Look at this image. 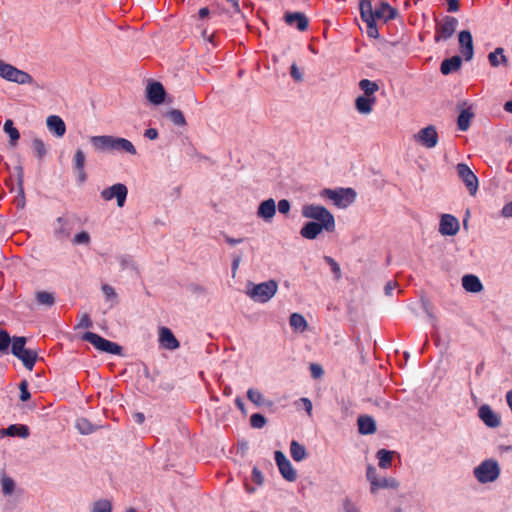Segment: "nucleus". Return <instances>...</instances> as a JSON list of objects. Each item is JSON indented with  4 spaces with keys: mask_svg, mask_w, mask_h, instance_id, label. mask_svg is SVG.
Here are the masks:
<instances>
[{
    "mask_svg": "<svg viewBox=\"0 0 512 512\" xmlns=\"http://www.w3.org/2000/svg\"><path fill=\"white\" fill-rule=\"evenodd\" d=\"M302 216L315 221L307 222L300 230V235L309 240L316 239L323 231L333 232L335 230V218L324 206L316 204H305L301 210Z\"/></svg>",
    "mask_w": 512,
    "mask_h": 512,
    "instance_id": "obj_1",
    "label": "nucleus"
},
{
    "mask_svg": "<svg viewBox=\"0 0 512 512\" xmlns=\"http://www.w3.org/2000/svg\"><path fill=\"white\" fill-rule=\"evenodd\" d=\"M362 20L367 25V35L371 38H378L379 32L376 22L386 23L395 18L397 11L388 3L382 2L378 6L373 7L371 0H361L359 4Z\"/></svg>",
    "mask_w": 512,
    "mask_h": 512,
    "instance_id": "obj_2",
    "label": "nucleus"
},
{
    "mask_svg": "<svg viewBox=\"0 0 512 512\" xmlns=\"http://www.w3.org/2000/svg\"><path fill=\"white\" fill-rule=\"evenodd\" d=\"M90 142L96 151L119 152L133 156L137 154V150L133 143L122 137H114L110 135L91 136Z\"/></svg>",
    "mask_w": 512,
    "mask_h": 512,
    "instance_id": "obj_3",
    "label": "nucleus"
},
{
    "mask_svg": "<svg viewBox=\"0 0 512 512\" xmlns=\"http://www.w3.org/2000/svg\"><path fill=\"white\" fill-rule=\"evenodd\" d=\"M358 85L362 91V95L355 98V110L360 115H369L373 112L374 107L377 104V97L375 94L379 90V85L377 82L369 79L360 80Z\"/></svg>",
    "mask_w": 512,
    "mask_h": 512,
    "instance_id": "obj_4",
    "label": "nucleus"
},
{
    "mask_svg": "<svg viewBox=\"0 0 512 512\" xmlns=\"http://www.w3.org/2000/svg\"><path fill=\"white\" fill-rule=\"evenodd\" d=\"M278 291V283L268 280L262 283L249 282L246 286V295L255 302L266 303L272 299Z\"/></svg>",
    "mask_w": 512,
    "mask_h": 512,
    "instance_id": "obj_5",
    "label": "nucleus"
},
{
    "mask_svg": "<svg viewBox=\"0 0 512 512\" xmlns=\"http://www.w3.org/2000/svg\"><path fill=\"white\" fill-rule=\"evenodd\" d=\"M501 468L497 460L486 459L473 469V475L480 484H489L498 480Z\"/></svg>",
    "mask_w": 512,
    "mask_h": 512,
    "instance_id": "obj_6",
    "label": "nucleus"
},
{
    "mask_svg": "<svg viewBox=\"0 0 512 512\" xmlns=\"http://www.w3.org/2000/svg\"><path fill=\"white\" fill-rule=\"evenodd\" d=\"M0 78L18 85H33V77L26 71L0 58Z\"/></svg>",
    "mask_w": 512,
    "mask_h": 512,
    "instance_id": "obj_7",
    "label": "nucleus"
},
{
    "mask_svg": "<svg viewBox=\"0 0 512 512\" xmlns=\"http://www.w3.org/2000/svg\"><path fill=\"white\" fill-rule=\"evenodd\" d=\"M320 196L331 200L339 208H346L356 199V192L352 188L323 189Z\"/></svg>",
    "mask_w": 512,
    "mask_h": 512,
    "instance_id": "obj_8",
    "label": "nucleus"
},
{
    "mask_svg": "<svg viewBox=\"0 0 512 512\" xmlns=\"http://www.w3.org/2000/svg\"><path fill=\"white\" fill-rule=\"evenodd\" d=\"M366 478L370 483V491L376 494L380 489H397L399 482L393 477L379 476L374 466L368 465Z\"/></svg>",
    "mask_w": 512,
    "mask_h": 512,
    "instance_id": "obj_9",
    "label": "nucleus"
},
{
    "mask_svg": "<svg viewBox=\"0 0 512 512\" xmlns=\"http://www.w3.org/2000/svg\"><path fill=\"white\" fill-rule=\"evenodd\" d=\"M83 339L92 344L101 352H106L113 355H120L122 352V347L117 343L109 341L96 333L86 332L83 335Z\"/></svg>",
    "mask_w": 512,
    "mask_h": 512,
    "instance_id": "obj_10",
    "label": "nucleus"
},
{
    "mask_svg": "<svg viewBox=\"0 0 512 512\" xmlns=\"http://www.w3.org/2000/svg\"><path fill=\"white\" fill-rule=\"evenodd\" d=\"M458 21L451 16H445L436 22L435 26V42L445 41L449 39L455 32Z\"/></svg>",
    "mask_w": 512,
    "mask_h": 512,
    "instance_id": "obj_11",
    "label": "nucleus"
},
{
    "mask_svg": "<svg viewBox=\"0 0 512 512\" xmlns=\"http://www.w3.org/2000/svg\"><path fill=\"white\" fill-rule=\"evenodd\" d=\"M101 198L105 201H111L116 199L118 207L122 208L125 205L128 189L126 185L122 183H116L109 186L101 191Z\"/></svg>",
    "mask_w": 512,
    "mask_h": 512,
    "instance_id": "obj_12",
    "label": "nucleus"
},
{
    "mask_svg": "<svg viewBox=\"0 0 512 512\" xmlns=\"http://www.w3.org/2000/svg\"><path fill=\"white\" fill-rule=\"evenodd\" d=\"M456 171L459 178L465 184L469 194L475 196L478 191V178L473 171L464 163H459L456 166Z\"/></svg>",
    "mask_w": 512,
    "mask_h": 512,
    "instance_id": "obj_13",
    "label": "nucleus"
},
{
    "mask_svg": "<svg viewBox=\"0 0 512 512\" xmlns=\"http://www.w3.org/2000/svg\"><path fill=\"white\" fill-rule=\"evenodd\" d=\"M414 140L425 148L432 149L438 144V133L434 126L429 125L420 129L415 135Z\"/></svg>",
    "mask_w": 512,
    "mask_h": 512,
    "instance_id": "obj_14",
    "label": "nucleus"
},
{
    "mask_svg": "<svg viewBox=\"0 0 512 512\" xmlns=\"http://www.w3.org/2000/svg\"><path fill=\"white\" fill-rule=\"evenodd\" d=\"M275 462L278 466L280 474L285 480L289 482H294L297 479V472L293 468L291 462L284 455V453H282L281 451H276Z\"/></svg>",
    "mask_w": 512,
    "mask_h": 512,
    "instance_id": "obj_15",
    "label": "nucleus"
},
{
    "mask_svg": "<svg viewBox=\"0 0 512 512\" xmlns=\"http://www.w3.org/2000/svg\"><path fill=\"white\" fill-rule=\"evenodd\" d=\"M459 220L451 214H442L439 222V233L443 236H454L459 232Z\"/></svg>",
    "mask_w": 512,
    "mask_h": 512,
    "instance_id": "obj_16",
    "label": "nucleus"
},
{
    "mask_svg": "<svg viewBox=\"0 0 512 512\" xmlns=\"http://www.w3.org/2000/svg\"><path fill=\"white\" fill-rule=\"evenodd\" d=\"M165 95V89L160 82H151L146 87L147 99L154 105L162 104L164 102Z\"/></svg>",
    "mask_w": 512,
    "mask_h": 512,
    "instance_id": "obj_17",
    "label": "nucleus"
},
{
    "mask_svg": "<svg viewBox=\"0 0 512 512\" xmlns=\"http://www.w3.org/2000/svg\"><path fill=\"white\" fill-rule=\"evenodd\" d=\"M460 50L466 61H470L474 54L472 35L469 31L463 30L459 33Z\"/></svg>",
    "mask_w": 512,
    "mask_h": 512,
    "instance_id": "obj_18",
    "label": "nucleus"
},
{
    "mask_svg": "<svg viewBox=\"0 0 512 512\" xmlns=\"http://www.w3.org/2000/svg\"><path fill=\"white\" fill-rule=\"evenodd\" d=\"M276 214V203L272 198L266 199L260 203L257 209V216L265 222H271Z\"/></svg>",
    "mask_w": 512,
    "mask_h": 512,
    "instance_id": "obj_19",
    "label": "nucleus"
},
{
    "mask_svg": "<svg viewBox=\"0 0 512 512\" xmlns=\"http://www.w3.org/2000/svg\"><path fill=\"white\" fill-rule=\"evenodd\" d=\"M478 415L488 427L495 428L500 425V418L488 405H482L478 410Z\"/></svg>",
    "mask_w": 512,
    "mask_h": 512,
    "instance_id": "obj_20",
    "label": "nucleus"
},
{
    "mask_svg": "<svg viewBox=\"0 0 512 512\" xmlns=\"http://www.w3.org/2000/svg\"><path fill=\"white\" fill-rule=\"evenodd\" d=\"M159 342L168 350H175L179 347V341L175 338L172 331L166 327L159 329Z\"/></svg>",
    "mask_w": 512,
    "mask_h": 512,
    "instance_id": "obj_21",
    "label": "nucleus"
},
{
    "mask_svg": "<svg viewBox=\"0 0 512 512\" xmlns=\"http://www.w3.org/2000/svg\"><path fill=\"white\" fill-rule=\"evenodd\" d=\"M1 436H10V437H20L27 438L30 434L29 428L23 424H12L7 428H3L0 430Z\"/></svg>",
    "mask_w": 512,
    "mask_h": 512,
    "instance_id": "obj_22",
    "label": "nucleus"
},
{
    "mask_svg": "<svg viewBox=\"0 0 512 512\" xmlns=\"http://www.w3.org/2000/svg\"><path fill=\"white\" fill-rule=\"evenodd\" d=\"M285 21L288 25H295L299 31H305L308 28L307 17L299 12L286 13Z\"/></svg>",
    "mask_w": 512,
    "mask_h": 512,
    "instance_id": "obj_23",
    "label": "nucleus"
},
{
    "mask_svg": "<svg viewBox=\"0 0 512 512\" xmlns=\"http://www.w3.org/2000/svg\"><path fill=\"white\" fill-rule=\"evenodd\" d=\"M47 127L50 132L55 134L57 137L64 136L66 132V125L64 121L57 115H51L47 118Z\"/></svg>",
    "mask_w": 512,
    "mask_h": 512,
    "instance_id": "obj_24",
    "label": "nucleus"
},
{
    "mask_svg": "<svg viewBox=\"0 0 512 512\" xmlns=\"http://www.w3.org/2000/svg\"><path fill=\"white\" fill-rule=\"evenodd\" d=\"M462 286L468 292L477 293L483 289L480 279L475 275H465L462 278Z\"/></svg>",
    "mask_w": 512,
    "mask_h": 512,
    "instance_id": "obj_25",
    "label": "nucleus"
},
{
    "mask_svg": "<svg viewBox=\"0 0 512 512\" xmlns=\"http://www.w3.org/2000/svg\"><path fill=\"white\" fill-rule=\"evenodd\" d=\"M462 60L459 56H453L449 59H445L441 63V73L444 75H448L452 72L457 71L461 67Z\"/></svg>",
    "mask_w": 512,
    "mask_h": 512,
    "instance_id": "obj_26",
    "label": "nucleus"
},
{
    "mask_svg": "<svg viewBox=\"0 0 512 512\" xmlns=\"http://www.w3.org/2000/svg\"><path fill=\"white\" fill-rule=\"evenodd\" d=\"M488 61L492 67H498L500 65L506 66L508 59L504 55V49L501 47L496 48L493 52L488 54Z\"/></svg>",
    "mask_w": 512,
    "mask_h": 512,
    "instance_id": "obj_27",
    "label": "nucleus"
},
{
    "mask_svg": "<svg viewBox=\"0 0 512 512\" xmlns=\"http://www.w3.org/2000/svg\"><path fill=\"white\" fill-rule=\"evenodd\" d=\"M358 429L361 434H371L376 430L375 421L369 416L358 418Z\"/></svg>",
    "mask_w": 512,
    "mask_h": 512,
    "instance_id": "obj_28",
    "label": "nucleus"
},
{
    "mask_svg": "<svg viewBox=\"0 0 512 512\" xmlns=\"http://www.w3.org/2000/svg\"><path fill=\"white\" fill-rule=\"evenodd\" d=\"M17 358L22 361L23 365L28 370L31 371L37 361L38 354L36 351L25 348V350H23V352Z\"/></svg>",
    "mask_w": 512,
    "mask_h": 512,
    "instance_id": "obj_29",
    "label": "nucleus"
},
{
    "mask_svg": "<svg viewBox=\"0 0 512 512\" xmlns=\"http://www.w3.org/2000/svg\"><path fill=\"white\" fill-rule=\"evenodd\" d=\"M289 323L296 332H304L308 326L306 319L299 313L291 314Z\"/></svg>",
    "mask_w": 512,
    "mask_h": 512,
    "instance_id": "obj_30",
    "label": "nucleus"
},
{
    "mask_svg": "<svg viewBox=\"0 0 512 512\" xmlns=\"http://www.w3.org/2000/svg\"><path fill=\"white\" fill-rule=\"evenodd\" d=\"M290 454L293 460L297 462H300L307 457L305 447L295 440H293L290 444Z\"/></svg>",
    "mask_w": 512,
    "mask_h": 512,
    "instance_id": "obj_31",
    "label": "nucleus"
},
{
    "mask_svg": "<svg viewBox=\"0 0 512 512\" xmlns=\"http://www.w3.org/2000/svg\"><path fill=\"white\" fill-rule=\"evenodd\" d=\"M378 465L382 469H388L392 465L393 452L385 449H380L377 452Z\"/></svg>",
    "mask_w": 512,
    "mask_h": 512,
    "instance_id": "obj_32",
    "label": "nucleus"
},
{
    "mask_svg": "<svg viewBox=\"0 0 512 512\" xmlns=\"http://www.w3.org/2000/svg\"><path fill=\"white\" fill-rule=\"evenodd\" d=\"M474 114L470 109H464L460 112L457 120V125L459 130L466 131L469 126L471 119L473 118Z\"/></svg>",
    "mask_w": 512,
    "mask_h": 512,
    "instance_id": "obj_33",
    "label": "nucleus"
},
{
    "mask_svg": "<svg viewBox=\"0 0 512 512\" xmlns=\"http://www.w3.org/2000/svg\"><path fill=\"white\" fill-rule=\"evenodd\" d=\"M35 297L37 303L42 306L51 307L55 303L54 294L47 291H38Z\"/></svg>",
    "mask_w": 512,
    "mask_h": 512,
    "instance_id": "obj_34",
    "label": "nucleus"
},
{
    "mask_svg": "<svg viewBox=\"0 0 512 512\" xmlns=\"http://www.w3.org/2000/svg\"><path fill=\"white\" fill-rule=\"evenodd\" d=\"M55 234L59 238L68 237L70 235L69 223L65 218L59 217L57 219Z\"/></svg>",
    "mask_w": 512,
    "mask_h": 512,
    "instance_id": "obj_35",
    "label": "nucleus"
},
{
    "mask_svg": "<svg viewBox=\"0 0 512 512\" xmlns=\"http://www.w3.org/2000/svg\"><path fill=\"white\" fill-rule=\"evenodd\" d=\"M90 512H112V502L108 499H99L93 502Z\"/></svg>",
    "mask_w": 512,
    "mask_h": 512,
    "instance_id": "obj_36",
    "label": "nucleus"
},
{
    "mask_svg": "<svg viewBox=\"0 0 512 512\" xmlns=\"http://www.w3.org/2000/svg\"><path fill=\"white\" fill-rule=\"evenodd\" d=\"M166 116L176 126H185L186 120L183 113L178 109H172L167 112Z\"/></svg>",
    "mask_w": 512,
    "mask_h": 512,
    "instance_id": "obj_37",
    "label": "nucleus"
},
{
    "mask_svg": "<svg viewBox=\"0 0 512 512\" xmlns=\"http://www.w3.org/2000/svg\"><path fill=\"white\" fill-rule=\"evenodd\" d=\"M26 338L23 336L14 337L12 340V354L16 357L20 356V354L25 350Z\"/></svg>",
    "mask_w": 512,
    "mask_h": 512,
    "instance_id": "obj_38",
    "label": "nucleus"
},
{
    "mask_svg": "<svg viewBox=\"0 0 512 512\" xmlns=\"http://www.w3.org/2000/svg\"><path fill=\"white\" fill-rule=\"evenodd\" d=\"M4 131L9 135L11 143L15 144L20 138L19 131L14 127L12 120H6L4 124Z\"/></svg>",
    "mask_w": 512,
    "mask_h": 512,
    "instance_id": "obj_39",
    "label": "nucleus"
},
{
    "mask_svg": "<svg viewBox=\"0 0 512 512\" xmlns=\"http://www.w3.org/2000/svg\"><path fill=\"white\" fill-rule=\"evenodd\" d=\"M76 427L81 434L88 435L94 432L95 427L85 418H80L76 422Z\"/></svg>",
    "mask_w": 512,
    "mask_h": 512,
    "instance_id": "obj_40",
    "label": "nucleus"
},
{
    "mask_svg": "<svg viewBox=\"0 0 512 512\" xmlns=\"http://www.w3.org/2000/svg\"><path fill=\"white\" fill-rule=\"evenodd\" d=\"M15 482L12 478L8 477V476H4L2 479H1V487H2V491L5 495H12L15 491Z\"/></svg>",
    "mask_w": 512,
    "mask_h": 512,
    "instance_id": "obj_41",
    "label": "nucleus"
},
{
    "mask_svg": "<svg viewBox=\"0 0 512 512\" xmlns=\"http://www.w3.org/2000/svg\"><path fill=\"white\" fill-rule=\"evenodd\" d=\"M32 148L34 154L39 158L42 159L46 155V147L44 142L41 139L35 138L32 141Z\"/></svg>",
    "mask_w": 512,
    "mask_h": 512,
    "instance_id": "obj_42",
    "label": "nucleus"
},
{
    "mask_svg": "<svg viewBox=\"0 0 512 512\" xmlns=\"http://www.w3.org/2000/svg\"><path fill=\"white\" fill-rule=\"evenodd\" d=\"M73 164L75 170H81L82 168H85V154L81 149L76 150L73 157Z\"/></svg>",
    "mask_w": 512,
    "mask_h": 512,
    "instance_id": "obj_43",
    "label": "nucleus"
},
{
    "mask_svg": "<svg viewBox=\"0 0 512 512\" xmlns=\"http://www.w3.org/2000/svg\"><path fill=\"white\" fill-rule=\"evenodd\" d=\"M247 397L252 403H254L257 406H260L263 404V400H264L263 395L260 391H258L256 389H252V388L249 389L247 391Z\"/></svg>",
    "mask_w": 512,
    "mask_h": 512,
    "instance_id": "obj_44",
    "label": "nucleus"
},
{
    "mask_svg": "<svg viewBox=\"0 0 512 512\" xmlns=\"http://www.w3.org/2000/svg\"><path fill=\"white\" fill-rule=\"evenodd\" d=\"M250 424L253 428L260 429L265 426L266 419L262 414L255 413L250 417Z\"/></svg>",
    "mask_w": 512,
    "mask_h": 512,
    "instance_id": "obj_45",
    "label": "nucleus"
},
{
    "mask_svg": "<svg viewBox=\"0 0 512 512\" xmlns=\"http://www.w3.org/2000/svg\"><path fill=\"white\" fill-rule=\"evenodd\" d=\"M10 343L11 338L9 334L4 330H0V352L6 353Z\"/></svg>",
    "mask_w": 512,
    "mask_h": 512,
    "instance_id": "obj_46",
    "label": "nucleus"
},
{
    "mask_svg": "<svg viewBox=\"0 0 512 512\" xmlns=\"http://www.w3.org/2000/svg\"><path fill=\"white\" fill-rule=\"evenodd\" d=\"M324 260L331 267V270L335 275V278L339 279L341 277V270L339 264L330 256H325Z\"/></svg>",
    "mask_w": 512,
    "mask_h": 512,
    "instance_id": "obj_47",
    "label": "nucleus"
},
{
    "mask_svg": "<svg viewBox=\"0 0 512 512\" xmlns=\"http://www.w3.org/2000/svg\"><path fill=\"white\" fill-rule=\"evenodd\" d=\"M343 509L345 512H361L358 505L350 498H345L343 500Z\"/></svg>",
    "mask_w": 512,
    "mask_h": 512,
    "instance_id": "obj_48",
    "label": "nucleus"
},
{
    "mask_svg": "<svg viewBox=\"0 0 512 512\" xmlns=\"http://www.w3.org/2000/svg\"><path fill=\"white\" fill-rule=\"evenodd\" d=\"M90 242V235L85 232V231H82L78 234L75 235L74 239H73V243L74 244H89Z\"/></svg>",
    "mask_w": 512,
    "mask_h": 512,
    "instance_id": "obj_49",
    "label": "nucleus"
},
{
    "mask_svg": "<svg viewBox=\"0 0 512 512\" xmlns=\"http://www.w3.org/2000/svg\"><path fill=\"white\" fill-rule=\"evenodd\" d=\"M30 392L28 390V383L27 381H22L20 383V399L22 401H27L28 399H30Z\"/></svg>",
    "mask_w": 512,
    "mask_h": 512,
    "instance_id": "obj_50",
    "label": "nucleus"
},
{
    "mask_svg": "<svg viewBox=\"0 0 512 512\" xmlns=\"http://www.w3.org/2000/svg\"><path fill=\"white\" fill-rule=\"evenodd\" d=\"M277 208H278V211L281 213V214H288L289 211H290V202L286 199H282L278 202L277 204Z\"/></svg>",
    "mask_w": 512,
    "mask_h": 512,
    "instance_id": "obj_51",
    "label": "nucleus"
},
{
    "mask_svg": "<svg viewBox=\"0 0 512 512\" xmlns=\"http://www.w3.org/2000/svg\"><path fill=\"white\" fill-rule=\"evenodd\" d=\"M310 371H311V375L314 377V378H320L322 375H323V369L320 365L318 364H311L310 365Z\"/></svg>",
    "mask_w": 512,
    "mask_h": 512,
    "instance_id": "obj_52",
    "label": "nucleus"
},
{
    "mask_svg": "<svg viewBox=\"0 0 512 512\" xmlns=\"http://www.w3.org/2000/svg\"><path fill=\"white\" fill-rule=\"evenodd\" d=\"M501 215L504 218H512V201L503 206Z\"/></svg>",
    "mask_w": 512,
    "mask_h": 512,
    "instance_id": "obj_53",
    "label": "nucleus"
},
{
    "mask_svg": "<svg viewBox=\"0 0 512 512\" xmlns=\"http://www.w3.org/2000/svg\"><path fill=\"white\" fill-rule=\"evenodd\" d=\"M102 291L104 293V295L108 298V299H111V298H115L116 297V293L114 291V288L111 287L110 285H103L102 287Z\"/></svg>",
    "mask_w": 512,
    "mask_h": 512,
    "instance_id": "obj_54",
    "label": "nucleus"
},
{
    "mask_svg": "<svg viewBox=\"0 0 512 512\" xmlns=\"http://www.w3.org/2000/svg\"><path fill=\"white\" fill-rule=\"evenodd\" d=\"M447 10L449 12H457L459 10V0H447Z\"/></svg>",
    "mask_w": 512,
    "mask_h": 512,
    "instance_id": "obj_55",
    "label": "nucleus"
},
{
    "mask_svg": "<svg viewBox=\"0 0 512 512\" xmlns=\"http://www.w3.org/2000/svg\"><path fill=\"white\" fill-rule=\"evenodd\" d=\"M252 479L257 484H261L263 482V475L257 468H253L252 470Z\"/></svg>",
    "mask_w": 512,
    "mask_h": 512,
    "instance_id": "obj_56",
    "label": "nucleus"
},
{
    "mask_svg": "<svg viewBox=\"0 0 512 512\" xmlns=\"http://www.w3.org/2000/svg\"><path fill=\"white\" fill-rule=\"evenodd\" d=\"M144 136L150 140L158 138V131L155 128H149L145 131Z\"/></svg>",
    "mask_w": 512,
    "mask_h": 512,
    "instance_id": "obj_57",
    "label": "nucleus"
},
{
    "mask_svg": "<svg viewBox=\"0 0 512 512\" xmlns=\"http://www.w3.org/2000/svg\"><path fill=\"white\" fill-rule=\"evenodd\" d=\"M301 402L304 404V408L309 416L312 415V402L308 398H301Z\"/></svg>",
    "mask_w": 512,
    "mask_h": 512,
    "instance_id": "obj_58",
    "label": "nucleus"
},
{
    "mask_svg": "<svg viewBox=\"0 0 512 512\" xmlns=\"http://www.w3.org/2000/svg\"><path fill=\"white\" fill-rule=\"evenodd\" d=\"M291 76L297 80V81H300L302 79V74L300 73L299 69L297 68V66L295 64H293L291 66Z\"/></svg>",
    "mask_w": 512,
    "mask_h": 512,
    "instance_id": "obj_59",
    "label": "nucleus"
},
{
    "mask_svg": "<svg viewBox=\"0 0 512 512\" xmlns=\"http://www.w3.org/2000/svg\"><path fill=\"white\" fill-rule=\"evenodd\" d=\"M395 287H396V283L395 282H392V281L388 282L386 284V286H385V293H386V295H388V296L392 295V292H393Z\"/></svg>",
    "mask_w": 512,
    "mask_h": 512,
    "instance_id": "obj_60",
    "label": "nucleus"
},
{
    "mask_svg": "<svg viewBox=\"0 0 512 512\" xmlns=\"http://www.w3.org/2000/svg\"><path fill=\"white\" fill-rule=\"evenodd\" d=\"M78 174V180L80 183H83L86 181L87 175L85 172V168H82L81 170H76Z\"/></svg>",
    "mask_w": 512,
    "mask_h": 512,
    "instance_id": "obj_61",
    "label": "nucleus"
},
{
    "mask_svg": "<svg viewBox=\"0 0 512 512\" xmlns=\"http://www.w3.org/2000/svg\"><path fill=\"white\" fill-rule=\"evenodd\" d=\"M133 417L138 424H142L145 421V416L141 412L135 413Z\"/></svg>",
    "mask_w": 512,
    "mask_h": 512,
    "instance_id": "obj_62",
    "label": "nucleus"
},
{
    "mask_svg": "<svg viewBox=\"0 0 512 512\" xmlns=\"http://www.w3.org/2000/svg\"><path fill=\"white\" fill-rule=\"evenodd\" d=\"M225 241L230 244V245H236V244H239L242 242V239H235V238H231V237H228L226 236L225 237Z\"/></svg>",
    "mask_w": 512,
    "mask_h": 512,
    "instance_id": "obj_63",
    "label": "nucleus"
},
{
    "mask_svg": "<svg viewBox=\"0 0 512 512\" xmlns=\"http://www.w3.org/2000/svg\"><path fill=\"white\" fill-rule=\"evenodd\" d=\"M504 110L508 113H512V99L504 104Z\"/></svg>",
    "mask_w": 512,
    "mask_h": 512,
    "instance_id": "obj_64",
    "label": "nucleus"
}]
</instances>
